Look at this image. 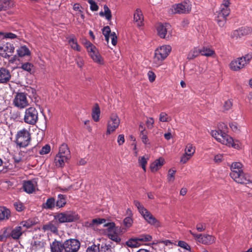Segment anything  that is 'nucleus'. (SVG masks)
Masks as SVG:
<instances>
[{
    "label": "nucleus",
    "mask_w": 252,
    "mask_h": 252,
    "mask_svg": "<svg viewBox=\"0 0 252 252\" xmlns=\"http://www.w3.org/2000/svg\"><path fill=\"white\" fill-rule=\"evenodd\" d=\"M211 134L218 142L223 145L236 149L241 148L240 142L238 141H234L231 137L220 129V127L217 129L212 130Z\"/></svg>",
    "instance_id": "1"
},
{
    "label": "nucleus",
    "mask_w": 252,
    "mask_h": 252,
    "mask_svg": "<svg viewBox=\"0 0 252 252\" xmlns=\"http://www.w3.org/2000/svg\"><path fill=\"white\" fill-rule=\"evenodd\" d=\"M171 50L172 47L169 45H163L158 47L154 52L152 63L153 66L158 68L162 65Z\"/></svg>",
    "instance_id": "2"
},
{
    "label": "nucleus",
    "mask_w": 252,
    "mask_h": 252,
    "mask_svg": "<svg viewBox=\"0 0 252 252\" xmlns=\"http://www.w3.org/2000/svg\"><path fill=\"white\" fill-rule=\"evenodd\" d=\"M103 226L106 227L105 232L108 238L116 243L120 242L121 240V234L126 231V228L121 229L116 227L115 224L113 222L106 223Z\"/></svg>",
    "instance_id": "3"
},
{
    "label": "nucleus",
    "mask_w": 252,
    "mask_h": 252,
    "mask_svg": "<svg viewBox=\"0 0 252 252\" xmlns=\"http://www.w3.org/2000/svg\"><path fill=\"white\" fill-rule=\"evenodd\" d=\"M134 204L144 220L150 224L156 227L161 226L160 222L138 201H134Z\"/></svg>",
    "instance_id": "4"
},
{
    "label": "nucleus",
    "mask_w": 252,
    "mask_h": 252,
    "mask_svg": "<svg viewBox=\"0 0 252 252\" xmlns=\"http://www.w3.org/2000/svg\"><path fill=\"white\" fill-rule=\"evenodd\" d=\"M229 0H223L222 3L220 6V10L217 12L215 20L220 27H223L224 26L226 17L229 14Z\"/></svg>",
    "instance_id": "5"
},
{
    "label": "nucleus",
    "mask_w": 252,
    "mask_h": 252,
    "mask_svg": "<svg viewBox=\"0 0 252 252\" xmlns=\"http://www.w3.org/2000/svg\"><path fill=\"white\" fill-rule=\"evenodd\" d=\"M36 222L34 220H32L21 222L14 228L11 229V237L13 239H18L24 231L33 225Z\"/></svg>",
    "instance_id": "6"
},
{
    "label": "nucleus",
    "mask_w": 252,
    "mask_h": 252,
    "mask_svg": "<svg viewBox=\"0 0 252 252\" xmlns=\"http://www.w3.org/2000/svg\"><path fill=\"white\" fill-rule=\"evenodd\" d=\"M191 2L189 0H187L181 3L172 5L169 8L168 12L170 14H187L191 11Z\"/></svg>",
    "instance_id": "7"
},
{
    "label": "nucleus",
    "mask_w": 252,
    "mask_h": 252,
    "mask_svg": "<svg viewBox=\"0 0 252 252\" xmlns=\"http://www.w3.org/2000/svg\"><path fill=\"white\" fill-rule=\"evenodd\" d=\"M31 141L30 130L23 128L19 130L16 135V143L20 148H26L28 146Z\"/></svg>",
    "instance_id": "8"
},
{
    "label": "nucleus",
    "mask_w": 252,
    "mask_h": 252,
    "mask_svg": "<svg viewBox=\"0 0 252 252\" xmlns=\"http://www.w3.org/2000/svg\"><path fill=\"white\" fill-rule=\"evenodd\" d=\"M252 59V56L250 54L238 58L231 61L229 64V67L233 71H238L249 63Z\"/></svg>",
    "instance_id": "9"
},
{
    "label": "nucleus",
    "mask_w": 252,
    "mask_h": 252,
    "mask_svg": "<svg viewBox=\"0 0 252 252\" xmlns=\"http://www.w3.org/2000/svg\"><path fill=\"white\" fill-rule=\"evenodd\" d=\"M54 218L59 223H62L76 221L79 219V217L75 212L68 211L59 213L54 216Z\"/></svg>",
    "instance_id": "10"
},
{
    "label": "nucleus",
    "mask_w": 252,
    "mask_h": 252,
    "mask_svg": "<svg viewBox=\"0 0 252 252\" xmlns=\"http://www.w3.org/2000/svg\"><path fill=\"white\" fill-rule=\"evenodd\" d=\"M157 31L158 34L161 38L169 39L172 36L171 26L168 23L158 24Z\"/></svg>",
    "instance_id": "11"
},
{
    "label": "nucleus",
    "mask_w": 252,
    "mask_h": 252,
    "mask_svg": "<svg viewBox=\"0 0 252 252\" xmlns=\"http://www.w3.org/2000/svg\"><path fill=\"white\" fill-rule=\"evenodd\" d=\"M120 120L118 116L116 114H112L107 124L106 135H110L113 133L119 127Z\"/></svg>",
    "instance_id": "12"
},
{
    "label": "nucleus",
    "mask_w": 252,
    "mask_h": 252,
    "mask_svg": "<svg viewBox=\"0 0 252 252\" xmlns=\"http://www.w3.org/2000/svg\"><path fill=\"white\" fill-rule=\"evenodd\" d=\"M38 120V112L34 107H30L25 111L24 121L25 123L34 125Z\"/></svg>",
    "instance_id": "13"
},
{
    "label": "nucleus",
    "mask_w": 252,
    "mask_h": 252,
    "mask_svg": "<svg viewBox=\"0 0 252 252\" xmlns=\"http://www.w3.org/2000/svg\"><path fill=\"white\" fill-rule=\"evenodd\" d=\"M15 48L13 44L5 42L4 41L0 42V55L3 58L10 57L14 52Z\"/></svg>",
    "instance_id": "14"
},
{
    "label": "nucleus",
    "mask_w": 252,
    "mask_h": 252,
    "mask_svg": "<svg viewBox=\"0 0 252 252\" xmlns=\"http://www.w3.org/2000/svg\"><path fill=\"white\" fill-rule=\"evenodd\" d=\"M80 247L79 241L75 239L67 240L63 243L64 252H77Z\"/></svg>",
    "instance_id": "15"
},
{
    "label": "nucleus",
    "mask_w": 252,
    "mask_h": 252,
    "mask_svg": "<svg viewBox=\"0 0 252 252\" xmlns=\"http://www.w3.org/2000/svg\"><path fill=\"white\" fill-rule=\"evenodd\" d=\"M231 178L236 183L240 184H248L252 183V176L244 171L238 173H235V175Z\"/></svg>",
    "instance_id": "16"
},
{
    "label": "nucleus",
    "mask_w": 252,
    "mask_h": 252,
    "mask_svg": "<svg viewBox=\"0 0 252 252\" xmlns=\"http://www.w3.org/2000/svg\"><path fill=\"white\" fill-rule=\"evenodd\" d=\"M189 233L192 235L198 242L205 245H210L215 241V238L208 234H196L191 230L189 231Z\"/></svg>",
    "instance_id": "17"
},
{
    "label": "nucleus",
    "mask_w": 252,
    "mask_h": 252,
    "mask_svg": "<svg viewBox=\"0 0 252 252\" xmlns=\"http://www.w3.org/2000/svg\"><path fill=\"white\" fill-rule=\"evenodd\" d=\"M14 105L19 108H24L29 105L27 95L24 93H18L16 94L13 100Z\"/></svg>",
    "instance_id": "18"
},
{
    "label": "nucleus",
    "mask_w": 252,
    "mask_h": 252,
    "mask_svg": "<svg viewBox=\"0 0 252 252\" xmlns=\"http://www.w3.org/2000/svg\"><path fill=\"white\" fill-rule=\"evenodd\" d=\"M88 53L90 57L94 63L101 65L104 64V60L95 46L91 49Z\"/></svg>",
    "instance_id": "19"
},
{
    "label": "nucleus",
    "mask_w": 252,
    "mask_h": 252,
    "mask_svg": "<svg viewBox=\"0 0 252 252\" xmlns=\"http://www.w3.org/2000/svg\"><path fill=\"white\" fill-rule=\"evenodd\" d=\"M59 222L54 220L51 221L43 226L42 229L44 232L57 234L58 232Z\"/></svg>",
    "instance_id": "20"
},
{
    "label": "nucleus",
    "mask_w": 252,
    "mask_h": 252,
    "mask_svg": "<svg viewBox=\"0 0 252 252\" xmlns=\"http://www.w3.org/2000/svg\"><path fill=\"white\" fill-rule=\"evenodd\" d=\"M23 187L24 190L28 193H32L37 189V182L34 180L25 181Z\"/></svg>",
    "instance_id": "21"
},
{
    "label": "nucleus",
    "mask_w": 252,
    "mask_h": 252,
    "mask_svg": "<svg viewBox=\"0 0 252 252\" xmlns=\"http://www.w3.org/2000/svg\"><path fill=\"white\" fill-rule=\"evenodd\" d=\"M11 78L9 70L4 67L0 68V83L5 84L9 81Z\"/></svg>",
    "instance_id": "22"
},
{
    "label": "nucleus",
    "mask_w": 252,
    "mask_h": 252,
    "mask_svg": "<svg viewBox=\"0 0 252 252\" xmlns=\"http://www.w3.org/2000/svg\"><path fill=\"white\" fill-rule=\"evenodd\" d=\"M165 163L164 159L160 157L158 159H156L154 162H153L150 166V168L152 172H156L159 169L161 168L163 165Z\"/></svg>",
    "instance_id": "23"
},
{
    "label": "nucleus",
    "mask_w": 252,
    "mask_h": 252,
    "mask_svg": "<svg viewBox=\"0 0 252 252\" xmlns=\"http://www.w3.org/2000/svg\"><path fill=\"white\" fill-rule=\"evenodd\" d=\"M252 33V28L250 27H244L239 28L233 32L234 36L241 37L246 36Z\"/></svg>",
    "instance_id": "24"
},
{
    "label": "nucleus",
    "mask_w": 252,
    "mask_h": 252,
    "mask_svg": "<svg viewBox=\"0 0 252 252\" xmlns=\"http://www.w3.org/2000/svg\"><path fill=\"white\" fill-rule=\"evenodd\" d=\"M244 166L243 164L240 162H233L230 166L231 172L230 173V177L235 175V173H238L243 171Z\"/></svg>",
    "instance_id": "25"
},
{
    "label": "nucleus",
    "mask_w": 252,
    "mask_h": 252,
    "mask_svg": "<svg viewBox=\"0 0 252 252\" xmlns=\"http://www.w3.org/2000/svg\"><path fill=\"white\" fill-rule=\"evenodd\" d=\"M134 21L138 27H141L143 25V16L141 10L137 8L134 13Z\"/></svg>",
    "instance_id": "26"
},
{
    "label": "nucleus",
    "mask_w": 252,
    "mask_h": 252,
    "mask_svg": "<svg viewBox=\"0 0 252 252\" xmlns=\"http://www.w3.org/2000/svg\"><path fill=\"white\" fill-rule=\"evenodd\" d=\"M50 249L51 252H64L63 244L56 240L50 244Z\"/></svg>",
    "instance_id": "27"
},
{
    "label": "nucleus",
    "mask_w": 252,
    "mask_h": 252,
    "mask_svg": "<svg viewBox=\"0 0 252 252\" xmlns=\"http://www.w3.org/2000/svg\"><path fill=\"white\" fill-rule=\"evenodd\" d=\"M11 237V228L4 227L1 229L0 234V242H5L8 238Z\"/></svg>",
    "instance_id": "28"
},
{
    "label": "nucleus",
    "mask_w": 252,
    "mask_h": 252,
    "mask_svg": "<svg viewBox=\"0 0 252 252\" xmlns=\"http://www.w3.org/2000/svg\"><path fill=\"white\" fill-rule=\"evenodd\" d=\"M57 155L63 156L64 157L70 158V151L66 144L63 143L61 145L59 148V152Z\"/></svg>",
    "instance_id": "29"
},
{
    "label": "nucleus",
    "mask_w": 252,
    "mask_h": 252,
    "mask_svg": "<svg viewBox=\"0 0 252 252\" xmlns=\"http://www.w3.org/2000/svg\"><path fill=\"white\" fill-rule=\"evenodd\" d=\"M68 42L71 48L74 50L81 51V47L79 45L77 39L74 35H72L68 38Z\"/></svg>",
    "instance_id": "30"
},
{
    "label": "nucleus",
    "mask_w": 252,
    "mask_h": 252,
    "mask_svg": "<svg viewBox=\"0 0 252 252\" xmlns=\"http://www.w3.org/2000/svg\"><path fill=\"white\" fill-rule=\"evenodd\" d=\"M100 115V110L97 104H95L92 109V117L94 122H98Z\"/></svg>",
    "instance_id": "31"
},
{
    "label": "nucleus",
    "mask_w": 252,
    "mask_h": 252,
    "mask_svg": "<svg viewBox=\"0 0 252 252\" xmlns=\"http://www.w3.org/2000/svg\"><path fill=\"white\" fill-rule=\"evenodd\" d=\"M69 158L64 157L63 156L57 155L55 158V162L56 166L62 167L64 166L65 162L67 161Z\"/></svg>",
    "instance_id": "32"
},
{
    "label": "nucleus",
    "mask_w": 252,
    "mask_h": 252,
    "mask_svg": "<svg viewBox=\"0 0 252 252\" xmlns=\"http://www.w3.org/2000/svg\"><path fill=\"white\" fill-rule=\"evenodd\" d=\"M17 53L20 57L30 56L31 55V52L29 49L25 45L20 47L17 50Z\"/></svg>",
    "instance_id": "33"
},
{
    "label": "nucleus",
    "mask_w": 252,
    "mask_h": 252,
    "mask_svg": "<svg viewBox=\"0 0 252 252\" xmlns=\"http://www.w3.org/2000/svg\"><path fill=\"white\" fill-rule=\"evenodd\" d=\"M55 206V199L53 197L49 198L46 202L42 204V207L45 209L52 210Z\"/></svg>",
    "instance_id": "34"
},
{
    "label": "nucleus",
    "mask_w": 252,
    "mask_h": 252,
    "mask_svg": "<svg viewBox=\"0 0 252 252\" xmlns=\"http://www.w3.org/2000/svg\"><path fill=\"white\" fill-rule=\"evenodd\" d=\"M10 211L6 208L0 206V220H3L8 219L10 216Z\"/></svg>",
    "instance_id": "35"
},
{
    "label": "nucleus",
    "mask_w": 252,
    "mask_h": 252,
    "mask_svg": "<svg viewBox=\"0 0 252 252\" xmlns=\"http://www.w3.org/2000/svg\"><path fill=\"white\" fill-rule=\"evenodd\" d=\"M103 9V11H101L99 12V15L102 17H105L106 19L108 21L110 20L112 18V14L110 9L106 5H104Z\"/></svg>",
    "instance_id": "36"
},
{
    "label": "nucleus",
    "mask_w": 252,
    "mask_h": 252,
    "mask_svg": "<svg viewBox=\"0 0 252 252\" xmlns=\"http://www.w3.org/2000/svg\"><path fill=\"white\" fill-rule=\"evenodd\" d=\"M201 55L207 57H213L215 55V52L209 48L203 47L201 49Z\"/></svg>",
    "instance_id": "37"
},
{
    "label": "nucleus",
    "mask_w": 252,
    "mask_h": 252,
    "mask_svg": "<svg viewBox=\"0 0 252 252\" xmlns=\"http://www.w3.org/2000/svg\"><path fill=\"white\" fill-rule=\"evenodd\" d=\"M126 245L130 248H137L141 245V243H139L137 237L131 238L126 242Z\"/></svg>",
    "instance_id": "38"
},
{
    "label": "nucleus",
    "mask_w": 252,
    "mask_h": 252,
    "mask_svg": "<svg viewBox=\"0 0 252 252\" xmlns=\"http://www.w3.org/2000/svg\"><path fill=\"white\" fill-rule=\"evenodd\" d=\"M149 160V157L147 156H143L139 157L138 158V163L142 168L144 172L146 171V165Z\"/></svg>",
    "instance_id": "39"
},
{
    "label": "nucleus",
    "mask_w": 252,
    "mask_h": 252,
    "mask_svg": "<svg viewBox=\"0 0 252 252\" xmlns=\"http://www.w3.org/2000/svg\"><path fill=\"white\" fill-rule=\"evenodd\" d=\"M199 54H201V49L197 48H194L190 50L188 54V58L191 60L197 57Z\"/></svg>",
    "instance_id": "40"
},
{
    "label": "nucleus",
    "mask_w": 252,
    "mask_h": 252,
    "mask_svg": "<svg viewBox=\"0 0 252 252\" xmlns=\"http://www.w3.org/2000/svg\"><path fill=\"white\" fill-rule=\"evenodd\" d=\"M195 152V147L191 144H188L185 149V153L188 154L190 156H193Z\"/></svg>",
    "instance_id": "41"
},
{
    "label": "nucleus",
    "mask_w": 252,
    "mask_h": 252,
    "mask_svg": "<svg viewBox=\"0 0 252 252\" xmlns=\"http://www.w3.org/2000/svg\"><path fill=\"white\" fill-rule=\"evenodd\" d=\"M12 6L10 0H0V6L2 10H5Z\"/></svg>",
    "instance_id": "42"
},
{
    "label": "nucleus",
    "mask_w": 252,
    "mask_h": 252,
    "mask_svg": "<svg viewBox=\"0 0 252 252\" xmlns=\"http://www.w3.org/2000/svg\"><path fill=\"white\" fill-rule=\"evenodd\" d=\"M140 137L142 140V142L145 145H150L151 143L148 137L146 132L144 131V129L141 130L140 134Z\"/></svg>",
    "instance_id": "43"
},
{
    "label": "nucleus",
    "mask_w": 252,
    "mask_h": 252,
    "mask_svg": "<svg viewBox=\"0 0 252 252\" xmlns=\"http://www.w3.org/2000/svg\"><path fill=\"white\" fill-rule=\"evenodd\" d=\"M139 243H141V244L144 242H150L152 240V237L149 234H143L137 237Z\"/></svg>",
    "instance_id": "44"
},
{
    "label": "nucleus",
    "mask_w": 252,
    "mask_h": 252,
    "mask_svg": "<svg viewBox=\"0 0 252 252\" xmlns=\"http://www.w3.org/2000/svg\"><path fill=\"white\" fill-rule=\"evenodd\" d=\"M44 242L41 241H35L32 244V249L33 250H42L44 248Z\"/></svg>",
    "instance_id": "45"
},
{
    "label": "nucleus",
    "mask_w": 252,
    "mask_h": 252,
    "mask_svg": "<svg viewBox=\"0 0 252 252\" xmlns=\"http://www.w3.org/2000/svg\"><path fill=\"white\" fill-rule=\"evenodd\" d=\"M171 120V117L166 113L162 112L159 115V121L161 122H168Z\"/></svg>",
    "instance_id": "46"
},
{
    "label": "nucleus",
    "mask_w": 252,
    "mask_h": 252,
    "mask_svg": "<svg viewBox=\"0 0 252 252\" xmlns=\"http://www.w3.org/2000/svg\"><path fill=\"white\" fill-rule=\"evenodd\" d=\"M73 9L75 11H76V15H80L81 18L84 19V15L82 11V8L79 3H75L73 6Z\"/></svg>",
    "instance_id": "47"
},
{
    "label": "nucleus",
    "mask_w": 252,
    "mask_h": 252,
    "mask_svg": "<svg viewBox=\"0 0 252 252\" xmlns=\"http://www.w3.org/2000/svg\"><path fill=\"white\" fill-rule=\"evenodd\" d=\"M58 198L59 199L56 202V205L59 208L63 207L66 204L63 195H58Z\"/></svg>",
    "instance_id": "48"
},
{
    "label": "nucleus",
    "mask_w": 252,
    "mask_h": 252,
    "mask_svg": "<svg viewBox=\"0 0 252 252\" xmlns=\"http://www.w3.org/2000/svg\"><path fill=\"white\" fill-rule=\"evenodd\" d=\"M92 221L93 225V229H94L95 227L98 225L103 223L104 224L106 222V220L104 219L96 218L93 219Z\"/></svg>",
    "instance_id": "49"
},
{
    "label": "nucleus",
    "mask_w": 252,
    "mask_h": 252,
    "mask_svg": "<svg viewBox=\"0 0 252 252\" xmlns=\"http://www.w3.org/2000/svg\"><path fill=\"white\" fill-rule=\"evenodd\" d=\"M102 33L105 36V39L106 41H107V43L109 42V36L111 33V30L109 26H106L104 27L102 29Z\"/></svg>",
    "instance_id": "50"
},
{
    "label": "nucleus",
    "mask_w": 252,
    "mask_h": 252,
    "mask_svg": "<svg viewBox=\"0 0 252 252\" xmlns=\"http://www.w3.org/2000/svg\"><path fill=\"white\" fill-rule=\"evenodd\" d=\"M176 170L173 169H170L167 174V180L169 182H173L175 180V175Z\"/></svg>",
    "instance_id": "51"
},
{
    "label": "nucleus",
    "mask_w": 252,
    "mask_h": 252,
    "mask_svg": "<svg viewBox=\"0 0 252 252\" xmlns=\"http://www.w3.org/2000/svg\"><path fill=\"white\" fill-rule=\"evenodd\" d=\"M124 224L125 228L127 230V228H130L133 223V219L132 217H127L125 218L123 221Z\"/></svg>",
    "instance_id": "52"
},
{
    "label": "nucleus",
    "mask_w": 252,
    "mask_h": 252,
    "mask_svg": "<svg viewBox=\"0 0 252 252\" xmlns=\"http://www.w3.org/2000/svg\"><path fill=\"white\" fill-rule=\"evenodd\" d=\"M0 37L6 39H14L17 37V35L12 32H0Z\"/></svg>",
    "instance_id": "53"
},
{
    "label": "nucleus",
    "mask_w": 252,
    "mask_h": 252,
    "mask_svg": "<svg viewBox=\"0 0 252 252\" xmlns=\"http://www.w3.org/2000/svg\"><path fill=\"white\" fill-rule=\"evenodd\" d=\"M33 65L31 63H23L21 66V68L24 70L31 72L33 68Z\"/></svg>",
    "instance_id": "54"
},
{
    "label": "nucleus",
    "mask_w": 252,
    "mask_h": 252,
    "mask_svg": "<svg viewBox=\"0 0 252 252\" xmlns=\"http://www.w3.org/2000/svg\"><path fill=\"white\" fill-rule=\"evenodd\" d=\"M82 44L87 48V52H88L89 50H90L91 49H92L95 47L94 45L91 42H90L89 40H88L86 39H84L82 40Z\"/></svg>",
    "instance_id": "55"
},
{
    "label": "nucleus",
    "mask_w": 252,
    "mask_h": 252,
    "mask_svg": "<svg viewBox=\"0 0 252 252\" xmlns=\"http://www.w3.org/2000/svg\"><path fill=\"white\" fill-rule=\"evenodd\" d=\"M206 228V224L205 222H198L196 226V229L198 232L204 231Z\"/></svg>",
    "instance_id": "56"
},
{
    "label": "nucleus",
    "mask_w": 252,
    "mask_h": 252,
    "mask_svg": "<svg viewBox=\"0 0 252 252\" xmlns=\"http://www.w3.org/2000/svg\"><path fill=\"white\" fill-rule=\"evenodd\" d=\"M51 150V148L50 145L47 144L43 146L42 149L39 151V154L40 155H45L48 154Z\"/></svg>",
    "instance_id": "57"
},
{
    "label": "nucleus",
    "mask_w": 252,
    "mask_h": 252,
    "mask_svg": "<svg viewBox=\"0 0 252 252\" xmlns=\"http://www.w3.org/2000/svg\"><path fill=\"white\" fill-rule=\"evenodd\" d=\"M191 157H192V156L189 155L188 154L184 153L183 154V155L181 158L180 162L183 164H185L188 161H189Z\"/></svg>",
    "instance_id": "58"
},
{
    "label": "nucleus",
    "mask_w": 252,
    "mask_h": 252,
    "mask_svg": "<svg viewBox=\"0 0 252 252\" xmlns=\"http://www.w3.org/2000/svg\"><path fill=\"white\" fill-rule=\"evenodd\" d=\"M100 251L101 252H111V249L110 246L106 244H102L100 249H99V252Z\"/></svg>",
    "instance_id": "59"
},
{
    "label": "nucleus",
    "mask_w": 252,
    "mask_h": 252,
    "mask_svg": "<svg viewBox=\"0 0 252 252\" xmlns=\"http://www.w3.org/2000/svg\"><path fill=\"white\" fill-rule=\"evenodd\" d=\"M230 127L234 132L237 133L240 131L239 127L236 123L232 122L229 124Z\"/></svg>",
    "instance_id": "60"
},
{
    "label": "nucleus",
    "mask_w": 252,
    "mask_h": 252,
    "mask_svg": "<svg viewBox=\"0 0 252 252\" xmlns=\"http://www.w3.org/2000/svg\"><path fill=\"white\" fill-rule=\"evenodd\" d=\"M178 246L187 250H190V246L185 241H179Z\"/></svg>",
    "instance_id": "61"
},
{
    "label": "nucleus",
    "mask_w": 252,
    "mask_h": 252,
    "mask_svg": "<svg viewBox=\"0 0 252 252\" xmlns=\"http://www.w3.org/2000/svg\"><path fill=\"white\" fill-rule=\"evenodd\" d=\"M223 159V155L222 154H218L215 156L214 161L215 163H219Z\"/></svg>",
    "instance_id": "62"
},
{
    "label": "nucleus",
    "mask_w": 252,
    "mask_h": 252,
    "mask_svg": "<svg viewBox=\"0 0 252 252\" xmlns=\"http://www.w3.org/2000/svg\"><path fill=\"white\" fill-rule=\"evenodd\" d=\"M86 252H99V247L94 245L87 249Z\"/></svg>",
    "instance_id": "63"
},
{
    "label": "nucleus",
    "mask_w": 252,
    "mask_h": 252,
    "mask_svg": "<svg viewBox=\"0 0 252 252\" xmlns=\"http://www.w3.org/2000/svg\"><path fill=\"white\" fill-rule=\"evenodd\" d=\"M89 3L90 4V9L92 11H96L98 9V5L94 0H89Z\"/></svg>",
    "instance_id": "64"
}]
</instances>
